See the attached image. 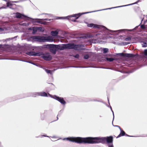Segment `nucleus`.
I'll return each mask as SVG.
<instances>
[{"mask_svg":"<svg viewBox=\"0 0 147 147\" xmlns=\"http://www.w3.org/2000/svg\"><path fill=\"white\" fill-rule=\"evenodd\" d=\"M48 46L50 47V51L54 54L55 53L56 51L57 50H63L66 49H74L78 50L82 49L81 46L74 44H68L59 45H50Z\"/></svg>","mask_w":147,"mask_h":147,"instance_id":"obj_1","label":"nucleus"},{"mask_svg":"<svg viewBox=\"0 0 147 147\" xmlns=\"http://www.w3.org/2000/svg\"><path fill=\"white\" fill-rule=\"evenodd\" d=\"M106 141L108 144L113 143V137L112 136L107 137H88V144H94L101 143H103Z\"/></svg>","mask_w":147,"mask_h":147,"instance_id":"obj_2","label":"nucleus"},{"mask_svg":"<svg viewBox=\"0 0 147 147\" xmlns=\"http://www.w3.org/2000/svg\"><path fill=\"white\" fill-rule=\"evenodd\" d=\"M67 140L73 142L77 143H88V137L82 138L80 137H72L63 138V140Z\"/></svg>","mask_w":147,"mask_h":147,"instance_id":"obj_3","label":"nucleus"},{"mask_svg":"<svg viewBox=\"0 0 147 147\" xmlns=\"http://www.w3.org/2000/svg\"><path fill=\"white\" fill-rule=\"evenodd\" d=\"M36 95L38 96H50L58 100L61 104L63 105H65L66 103L65 101L64 100L63 98L57 96H54L52 97L51 95L49 94H47L45 92L36 93Z\"/></svg>","mask_w":147,"mask_h":147,"instance_id":"obj_4","label":"nucleus"},{"mask_svg":"<svg viewBox=\"0 0 147 147\" xmlns=\"http://www.w3.org/2000/svg\"><path fill=\"white\" fill-rule=\"evenodd\" d=\"M28 54L29 55L40 56L46 60L49 61L51 59V57L49 53L43 54L42 53H36L34 52H30L28 53Z\"/></svg>","mask_w":147,"mask_h":147,"instance_id":"obj_5","label":"nucleus"},{"mask_svg":"<svg viewBox=\"0 0 147 147\" xmlns=\"http://www.w3.org/2000/svg\"><path fill=\"white\" fill-rule=\"evenodd\" d=\"M79 13L77 14H74L72 16H69L66 17H62L63 19H67L72 21H74L76 20L81 15Z\"/></svg>","mask_w":147,"mask_h":147,"instance_id":"obj_6","label":"nucleus"},{"mask_svg":"<svg viewBox=\"0 0 147 147\" xmlns=\"http://www.w3.org/2000/svg\"><path fill=\"white\" fill-rule=\"evenodd\" d=\"M87 26L88 27L90 28H98L100 29L102 28L103 29H107V28L103 26L98 25L97 24H95L92 23L88 24H87Z\"/></svg>","mask_w":147,"mask_h":147,"instance_id":"obj_7","label":"nucleus"},{"mask_svg":"<svg viewBox=\"0 0 147 147\" xmlns=\"http://www.w3.org/2000/svg\"><path fill=\"white\" fill-rule=\"evenodd\" d=\"M31 38L34 41L43 42V36H33Z\"/></svg>","mask_w":147,"mask_h":147,"instance_id":"obj_8","label":"nucleus"},{"mask_svg":"<svg viewBox=\"0 0 147 147\" xmlns=\"http://www.w3.org/2000/svg\"><path fill=\"white\" fill-rule=\"evenodd\" d=\"M43 42H52L53 41V38L51 36H43Z\"/></svg>","mask_w":147,"mask_h":147,"instance_id":"obj_9","label":"nucleus"},{"mask_svg":"<svg viewBox=\"0 0 147 147\" xmlns=\"http://www.w3.org/2000/svg\"><path fill=\"white\" fill-rule=\"evenodd\" d=\"M14 14H15V16L16 17V18L23 19L26 17V16H24V15L21 14L19 13H14Z\"/></svg>","mask_w":147,"mask_h":147,"instance_id":"obj_10","label":"nucleus"},{"mask_svg":"<svg viewBox=\"0 0 147 147\" xmlns=\"http://www.w3.org/2000/svg\"><path fill=\"white\" fill-rule=\"evenodd\" d=\"M139 1H138L137 2H135V3H133L130 4H128V5H124V6H127L129 5H133V4H136ZM123 6H120L118 7H123ZM117 7H112V8H107V9H102V10H100L99 11L104 10H105V9H111L112 8H117ZM99 11V10L96 11Z\"/></svg>","mask_w":147,"mask_h":147,"instance_id":"obj_11","label":"nucleus"},{"mask_svg":"<svg viewBox=\"0 0 147 147\" xmlns=\"http://www.w3.org/2000/svg\"><path fill=\"white\" fill-rule=\"evenodd\" d=\"M51 35L53 36H56L58 34V31L57 30L52 31L51 32Z\"/></svg>","mask_w":147,"mask_h":147,"instance_id":"obj_12","label":"nucleus"},{"mask_svg":"<svg viewBox=\"0 0 147 147\" xmlns=\"http://www.w3.org/2000/svg\"><path fill=\"white\" fill-rule=\"evenodd\" d=\"M120 131H121L120 133L117 137V138L121 137V136H123L125 135V133L123 130H122L121 129V130H120Z\"/></svg>","mask_w":147,"mask_h":147,"instance_id":"obj_13","label":"nucleus"},{"mask_svg":"<svg viewBox=\"0 0 147 147\" xmlns=\"http://www.w3.org/2000/svg\"><path fill=\"white\" fill-rule=\"evenodd\" d=\"M41 20V19H38V20L36 21L35 22L41 24H45V22H42Z\"/></svg>","mask_w":147,"mask_h":147,"instance_id":"obj_14","label":"nucleus"},{"mask_svg":"<svg viewBox=\"0 0 147 147\" xmlns=\"http://www.w3.org/2000/svg\"><path fill=\"white\" fill-rule=\"evenodd\" d=\"M32 30L33 32H32L33 34H34L38 30V27H33L32 28Z\"/></svg>","mask_w":147,"mask_h":147,"instance_id":"obj_15","label":"nucleus"},{"mask_svg":"<svg viewBox=\"0 0 147 147\" xmlns=\"http://www.w3.org/2000/svg\"><path fill=\"white\" fill-rule=\"evenodd\" d=\"M124 56L127 57H133L134 55L131 54H124Z\"/></svg>","mask_w":147,"mask_h":147,"instance_id":"obj_16","label":"nucleus"},{"mask_svg":"<svg viewBox=\"0 0 147 147\" xmlns=\"http://www.w3.org/2000/svg\"><path fill=\"white\" fill-rule=\"evenodd\" d=\"M106 59L107 61L111 62L113 61L114 60V59L112 58H106Z\"/></svg>","mask_w":147,"mask_h":147,"instance_id":"obj_17","label":"nucleus"},{"mask_svg":"<svg viewBox=\"0 0 147 147\" xmlns=\"http://www.w3.org/2000/svg\"><path fill=\"white\" fill-rule=\"evenodd\" d=\"M38 30L41 32H43L44 31V28L41 27H38Z\"/></svg>","mask_w":147,"mask_h":147,"instance_id":"obj_18","label":"nucleus"},{"mask_svg":"<svg viewBox=\"0 0 147 147\" xmlns=\"http://www.w3.org/2000/svg\"><path fill=\"white\" fill-rule=\"evenodd\" d=\"M142 45L143 47H146L147 46V44L146 42H144L142 44Z\"/></svg>","mask_w":147,"mask_h":147,"instance_id":"obj_19","label":"nucleus"},{"mask_svg":"<svg viewBox=\"0 0 147 147\" xmlns=\"http://www.w3.org/2000/svg\"><path fill=\"white\" fill-rule=\"evenodd\" d=\"M103 51L104 53H106L108 51V49L107 48H104L103 49Z\"/></svg>","mask_w":147,"mask_h":147,"instance_id":"obj_20","label":"nucleus"},{"mask_svg":"<svg viewBox=\"0 0 147 147\" xmlns=\"http://www.w3.org/2000/svg\"><path fill=\"white\" fill-rule=\"evenodd\" d=\"M122 30H114V31H111V30H110V32H120Z\"/></svg>","mask_w":147,"mask_h":147,"instance_id":"obj_21","label":"nucleus"},{"mask_svg":"<svg viewBox=\"0 0 147 147\" xmlns=\"http://www.w3.org/2000/svg\"><path fill=\"white\" fill-rule=\"evenodd\" d=\"M107 145L108 147H114L113 145V143H111L110 144H108Z\"/></svg>","mask_w":147,"mask_h":147,"instance_id":"obj_22","label":"nucleus"},{"mask_svg":"<svg viewBox=\"0 0 147 147\" xmlns=\"http://www.w3.org/2000/svg\"><path fill=\"white\" fill-rule=\"evenodd\" d=\"M45 70L46 72L48 74L51 72V70H50L45 69Z\"/></svg>","mask_w":147,"mask_h":147,"instance_id":"obj_23","label":"nucleus"},{"mask_svg":"<svg viewBox=\"0 0 147 147\" xmlns=\"http://www.w3.org/2000/svg\"><path fill=\"white\" fill-rule=\"evenodd\" d=\"M88 57H89V56L87 55H86L84 56V58L85 59H88Z\"/></svg>","mask_w":147,"mask_h":147,"instance_id":"obj_24","label":"nucleus"},{"mask_svg":"<svg viewBox=\"0 0 147 147\" xmlns=\"http://www.w3.org/2000/svg\"><path fill=\"white\" fill-rule=\"evenodd\" d=\"M3 29L2 28H0V33H3Z\"/></svg>","mask_w":147,"mask_h":147,"instance_id":"obj_25","label":"nucleus"},{"mask_svg":"<svg viewBox=\"0 0 147 147\" xmlns=\"http://www.w3.org/2000/svg\"><path fill=\"white\" fill-rule=\"evenodd\" d=\"M129 43V42H123V45H126L128 44Z\"/></svg>","mask_w":147,"mask_h":147,"instance_id":"obj_26","label":"nucleus"},{"mask_svg":"<svg viewBox=\"0 0 147 147\" xmlns=\"http://www.w3.org/2000/svg\"><path fill=\"white\" fill-rule=\"evenodd\" d=\"M113 125L114 127H118L119 129L120 130H121V129L119 126L118 125Z\"/></svg>","mask_w":147,"mask_h":147,"instance_id":"obj_27","label":"nucleus"},{"mask_svg":"<svg viewBox=\"0 0 147 147\" xmlns=\"http://www.w3.org/2000/svg\"><path fill=\"white\" fill-rule=\"evenodd\" d=\"M144 53L145 55H147V50L144 51Z\"/></svg>","mask_w":147,"mask_h":147,"instance_id":"obj_28","label":"nucleus"},{"mask_svg":"<svg viewBox=\"0 0 147 147\" xmlns=\"http://www.w3.org/2000/svg\"><path fill=\"white\" fill-rule=\"evenodd\" d=\"M141 28H145V26L144 25H141Z\"/></svg>","mask_w":147,"mask_h":147,"instance_id":"obj_29","label":"nucleus"},{"mask_svg":"<svg viewBox=\"0 0 147 147\" xmlns=\"http://www.w3.org/2000/svg\"><path fill=\"white\" fill-rule=\"evenodd\" d=\"M41 138H42V136L46 137H51L50 136H46L45 135H41Z\"/></svg>","mask_w":147,"mask_h":147,"instance_id":"obj_30","label":"nucleus"},{"mask_svg":"<svg viewBox=\"0 0 147 147\" xmlns=\"http://www.w3.org/2000/svg\"><path fill=\"white\" fill-rule=\"evenodd\" d=\"M61 114V113L60 112L59 113L58 115H57V119H58V117L60 115V114Z\"/></svg>","mask_w":147,"mask_h":147,"instance_id":"obj_31","label":"nucleus"},{"mask_svg":"<svg viewBox=\"0 0 147 147\" xmlns=\"http://www.w3.org/2000/svg\"><path fill=\"white\" fill-rule=\"evenodd\" d=\"M46 17H48L49 16H51V15L50 14H46Z\"/></svg>","mask_w":147,"mask_h":147,"instance_id":"obj_32","label":"nucleus"},{"mask_svg":"<svg viewBox=\"0 0 147 147\" xmlns=\"http://www.w3.org/2000/svg\"><path fill=\"white\" fill-rule=\"evenodd\" d=\"M10 5V3H9L8 2L7 3V6L8 7Z\"/></svg>","mask_w":147,"mask_h":147,"instance_id":"obj_33","label":"nucleus"},{"mask_svg":"<svg viewBox=\"0 0 147 147\" xmlns=\"http://www.w3.org/2000/svg\"><path fill=\"white\" fill-rule=\"evenodd\" d=\"M44 20H46V21H48V20H49L48 19H43Z\"/></svg>","mask_w":147,"mask_h":147,"instance_id":"obj_34","label":"nucleus"},{"mask_svg":"<svg viewBox=\"0 0 147 147\" xmlns=\"http://www.w3.org/2000/svg\"><path fill=\"white\" fill-rule=\"evenodd\" d=\"M79 56V55H76L75 57H78Z\"/></svg>","mask_w":147,"mask_h":147,"instance_id":"obj_35","label":"nucleus"},{"mask_svg":"<svg viewBox=\"0 0 147 147\" xmlns=\"http://www.w3.org/2000/svg\"><path fill=\"white\" fill-rule=\"evenodd\" d=\"M112 111V112L113 113V119H114V113H113V111Z\"/></svg>","mask_w":147,"mask_h":147,"instance_id":"obj_36","label":"nucleus"},{"mask_svg":"<svg viewBox=\"0 0 147 147\" xmlns=\"http://www.w3.org/2000/svg\"><path fill=\"white\" fill-rule=\"evenodd\" d=\"M130 38H126V40H130Z\"/></svg>","mask_w":147,"mask_h":147,"instance_id":"obj_37","label":"nucleus"},{"mask_svg":"<svg viewBox=\"0 0 147 147\" xmlns=\"http://www.w3.org/2000/svg\"><path fill=\"white\" fill-rule=\"evenodd\" d=\"M126 136H129V137H131V136H129L128 135H127V134H126Z\"/></svg>","mask_w":147,"mask_h":147,"instance_id":"obj_38","label":"nucleus"},{"mask_svg":"<svg viewBox=\"0 0 147 147\" xmlns=\"http://www.w3.org/2000/svg\"><path fill=\"white\" fill-rule=\"evenodd\" d=\"M29 29L30 30H32L31 28H29Z\"/></svg>","mask_w":147,"mask_h":147,"instance_id":"obj_39","label":"nucleus"},{"mask_svg":"<svg viewBox=\"0 0 147 147\" xmlns=\"http://www.w3.org/2000/svg\"><path fill=\"white\" fill-rule=\"evenodd\" d=\"M88 12H86V13H88Z\"/></svg>","mask_w":147,"mask_h":147,"instance_id":"obj_40","label":"nucleus"},{"mask_svg":"<svg viewBox=\"0 0 147 147\" xmlns=\"http://www.w3.org/2000/svg\"><path fill=\"white\" fill-rule=\"evenodd\" d=\"M110 109L111 110H112V109H111V107H110Z\"/></svg>","mask_w":147,"mask_h":147,"instance_id":"obj_41","label":"nucleus"}]
</instances>
